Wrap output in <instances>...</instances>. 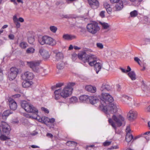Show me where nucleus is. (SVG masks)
<instances>
[{
    "label": "nucleus",
    "instance_id": "obj_13",
    "mask_svg": "<svg viewBox=\"0 0 150 150\" xmlns=\"http://www.w3.org/2000/svg\"><path fill=\"white\" fill-rule=\"evenodd\" d=\"M54 99L56 100H59L58 102L60 103L61 105L63 103L61 100L62 97L61 94V89L56 90L54 92Z\"/></svg>",
    "mask_w": 150,
    "mask_h": 150
},
{
    "label": "nucleus",
    "instance_id": "obj_49",
    "mask_svg": "<svg viewBox=\"0 0 150 150\" xmlns=\"http://www.w3.org/2000/svg\"><path fill=\"white\" fill-rule=\"evenodd\" d=\"M106 10L108 13L110 14L111 13L112 11V9L110 6L106 8Z\"/></svg>",
    "mask_w": 150,
    "mask_h": 150
},
{
    "label": "nucleus",
    "instance_id": "obj_8",
    "mask_svg": "<svg viewBox=\"0 0 150 150\" xmlns=\"http://www.w3.org/2000/svg\"><path fill=\"white\" fill-rule=\"evenodd\" d=\"M121 100L122 102L129 104V106H131L132 105H134V106L137 107L139 105V104L136 103L134 99L125 95L122 96Z\"/></svg>",
    "mask_w": 150,
    "mask_h": 150
},
{
    "label": "nucleus",
    "instance_id": "obj_21",
    "mask_svg": "<svg viewBox=\"0 0 150 150\" xmlns=\"http://www.w3.org/2000/svg\"><path fill=\"white\" fill-rule=\"evenodd\" d=\"M85 89L86 91L92 93L95 92L96 90V87L91 85L86 86L85 87Z\"/></svg>",
    "mask_w": 150,
    "mask_h": 150
},
{
    "label": "nucleus",
    "instance_id": "obj_25",
    "mask_svg": "<svg viewBox=\"0 0 150 150\" xmlns=\"http://www.w3.org/2000/svg\"><path fill=\"white\" fill-rule=\"evenodd\" d=\"M46 35L43 36H40L38 38V42L39 43L42 45H43L45 44Z\"/></svg>",
    "mask_w": 150,
    "mask_h": 150
},
{
    "label": "nucleus",
    "instance_id": "obj_27",
    "mask_svg": "<svg viewBox=\"0 0 150 150\" xmlns=\"http://www.w3.org/2000/svg\"><path fill=\"white\" fill-rule=\"evenodd\" d=\"M88 96L86 95H82L79 97V100L81 102H85L88 100Z\"/></svg>",
    "mask_w": 150,
    "mask_h": 150
},
{
    "label": "nucleus",
    "instance_id": "obj_9",
    "mask_svg": "<svg viewBox=\"0 0 150 150\" xmlns=\"http://www.w3.org/2000/svg\"><path fill=\"white\" fill-rule=\"evenodd\" d=\"M1 127L3 133L5 135H9L11 130L10 126L4 121L1 120Z\"/></svg>",
    "mask_w": 150,
    "mask_h": 150
},
{
    "label": "nucleus",
    "instance_id": "obj_4",
    "mask_svg": "<svg viewBox=\"0 0 150 150\" xmlns=\"http://www.w3.org/2000/svg\"><path fill=\"white\" fill-rule=\"evenodd\" d=\"M114 121L118 126H120L122 125L123 122L125 121L124 118L121 115L119 114L117 115H114L112 117V119L109 118L108 122L112 127L115 130H116V127L115 122L113 121Z\"/></svg>",
    "mask_w": 150,
    "mask_h": 150
},
{
    "label": "nucleus",
    "instance_id": "obj_39",
    "mask_svg": "<svg viewBox=\"0 0 150 150\" xmlns=\"http://www.w3.org/2000/svg\"><path fill=\"white\" fill-rule=\"evenodd\" d=\"M4 134H2L1 135V140L5 141L10 139L8 136H6Z\"/></svg>",
    "mask_w": 150,
    "mask_h": 150
},
{
    "label": "nucleus",
    "instance_id": "obj_6",
    "mask_svg": "<svg viewBox=\"0 0 150 150\" xmlns=\"http://www.w3.org/2000/svg\"><path fill=\"white\" fill-rule=\"evenodd\" d=\"M86 29L88 32L93 35L95 34L100 30L98 23L94 21L88 23L86 26Z\"/></svg>",
    "mask_w": 150,
    "mask_h": 150
},
{
    "label": "nucleus",
    "instance_id": "obj_62",
    "mask_svg": "<svg viewBox=\"0 0 150 150\" xmlns=\"http://www.w3.org/2000/svg\"><path fill=\"white\" fill-rule=\"evenodd\" d=\"M127 72L130 71L131 70V69L129 66H127Z\"/></svg>",
    "mask_w": 150,
    "mask_h": 150
},
{
    "label": "nucleus",
    "instance_id": "obj_10",
    "mask_svg": "<svg viewBox=\"0 0 150 150\" xmlns=\"http://www.w3.org/2000/svg\"><path fill=\"white\" fill-rule=\"evenodd\" d=\"M10 72L8 75V78L10 81L14 79L16 77L18 72V69L15 67H12L10 69Z\"/></svg>",
    "mask_w": 150,
    "mask_h": 150
},
{
    "label": "nucleus",
    "instance_id": "obj_57",
    "mask_svg": "<svg viewBox=\"0 0 150 150\" xmlns=\"http://www.w3.org/2000/svg\"><path fill=\"white\" fill-rule=\"evenodd\" d=\"M116 87L117 88V90L118 91H120V90L121 87L120 85L119 84H117L116 85Z\"/></svg>",
    "mask_w": 150,
    "mask_h": 150
},
{
    "label": "nucleus",
    "instance_id": "obj_44",
    "mask_svg": "<svg viewBox=\"0 0 150 150\" xmlns=\"http://www.w3.org/2000/svg\"><path fill=\"white\" fill-rule=\"evenodd\" d=\"M77 55L76 54H73L72 55V59L73 61H75L77 58Z\"/></svg>",
    "mask_w": 150,
    "mask_h": 150
},
{
    "label": "nucleus",
    "instance_id": "obj_63",
    "mask_svg": "<svg viewBox=\"0 0 150 150\" xmlns=\"http://www.w3.org/2000/svg\"><path fill=\"white\" fill-rule=\"evenodd\" d=\"M31 146L33 148H39V147L38 146L35 145H32Z\"/></svg>",
    "mask_w": 150,
    "mask_h": 150
},
{
    "label": "nucleus",
    "instance_id": "obj_18",
    "mask_svg": "<svg viewBox=\"0 0 150 150\" xmlns=\"http://www.w3.org/2000/svg\"><path fill=\"white\" fill-rule=\"evenodd\" d=\"M63 38L66 40H71L76 39V36L74 35L65 34L63 35Z\"/></svg>",
    "mask_w": 150,
    "mask_h": 150
},
{
    "label": "nucleus",
    "instance_id": "obj_28",
    "mask_svg": "<svg viewBox=\"0 0 150 150\" xmlns=\"http://www.w3.org/2000/svg\"><path fill=\"white\" fill-rule=\"evenodd\" d=\"M56 60L57 61L60 60V61H62V59L63 58V54L61 52H59L57 53L56 56Z\"/></svg>",
    "mask_w": 150,
    "mask_h": 150
},
{
    "label": "nucleus",
    "instance_id": "obj_38",
    "mask_svg": "<svg viewBox=\"0 0 150 150\" xmlns=\"http://www.w3.org/2000/svg\"><path fill=\"white\" fill-rule=\"evenodd\" d=\"M50 30L53 33H55L57 31V28L55 26H51L50 27Z\"/></svg>",
    "mask_w": 150,
    "mask_h": 150
},
{
    "label": "nucleus",
    "instance_id": "obj_11",
    "mask_svg": "<svg viewBox=\"0 0 150 150\" xmlns=\"http://www.w3.org/2000/svg\"><path fill=\"white\" fill-rule=\"evenodd\" d=\"M39 55L41 56L44 59H46L49 58L50 54L47 51L41 48L39 50Z\"/></svg>",
    "mask_w": 150,
    "mask_h": 150
},
{
    "label": "nucleus",
    "instance_id": "obj_31",
    "mask_svg": "<svg viewBox=\"0 0 150 150\" xmlns=\"http://www.w3.org/2000/svg\"><path fill=\"white\" fill-rule=\"evenodd\" d=\"M28 46L27 43L24 41L21 42L19 44V46L22 49H25Z\"/></svg>",
    "mask_w": 150,
    "mask_h": 150
},
{
    "label": "nucleus",
    "instance_id": "obj_36",
    "mask_svg": "<svg viewBox=\"0 0 150 150\" xmlns=\"http://www.w3.org/2000/svg\"><path fill=\"white\" fill-rule=\"evenodd\" d=\"M35 51V49L34 48L32 47H30L27 49L26 52L27 53L32 54Z\"/></svg>",
    "mask_w": 150,
    "mask_h": 150
},
{
    "label": "nucleus",
    "instance_id": "obj_51",
    "mask_svg": "<svg viewBox=\"0 0 150 150\" xmlns=\"http://www.w3.org/2000/svg\"><path fill=\"white\" fill-rule=\"evenodd\" d=\"M134 60L135 61L137 62V63L140 65V62H141L140 59L137 57H135L134 58Z\"/></svg>",
    "mask_w": 150,
    "mask_h": 150
},
{
    "label": "nucleus",
    "instance_id": "obj_37",
    "mask_svg": "<svg viewBox=\"0 0 150 150\" xmlns=\"http://www.w3.org/2000/svg\"><path fill=\"white\" fill-rule=\"evenodd\" d=\"M67 145L69 146H76L77 145V143L74 141H68L66 143Z\"/></svg>",
    "mask_w": 150,
    "mask_h": 150
},
{
    "label": "nucleus",
    "instance_id": "obj_40",
    "mask_svg": "<svg viewBox=\"0 0 150 150\" xmlns=\"http://www.w3.org/2000/svg\"><path fill=\"white\" fill-rule=\"evenodd\" d=\"M138 14L137 11L136 10H134L130 13V15L131 17H135Z\"/></svg>",
    "mask_w": 150,
    "mask_h": 150
},
{
    "label": "nucleus",
    "instance_id": "obj_15",
    "mask_svg": "<svg viewBox=\"0 0 150 150\" xmlns=\"http://www.w3.org/2000/svg\"><path fill=\"white\" fill-rule=\"evenodd\" d=\"M34 77L33 74L29 71H26L22 75V78L23 80H32Z\"/></svg>",
    "mask_w": 150,
    "mask_h": 150
},
{
    "label": "nucleus",
    "instance_id": "obj_32",
    "mask_svg": "<svg viewBox=\"0 0 150 150\" xmlns=\"http://www.w3.org/2000/svg\"><path fill=\"white\" fill-rule=\"evenodd\" d=\"M142 88L143 91H149L150 90V88H148L147 86L144 83V81H142Z\"/></svg>",
    "mask_w": 150,
    "mask_h": 150
},
{
    "label": "nucleus",
    "instance_id": "obj_16",
    "mask_svg": "<svg viewBox=\"0 0 150 150\" xmlns=\"http://www.w3.org/2000/svg\"><path fill=\"white\" fill-rule=\"evenodd\" d=\"M8 100L9 105L10 109L13 110H16L17 107L16 103L14 100L10 98H9Z\"/></svg>",
    "mask_w": 150,
    "mask_h": 150
},
{
    "label": "nucleus",
    "instance_id": "obj_53",
    "mask_svg": "<svg viewBox=\"0 0 150 150\" xmlns=\"http://www.w3.org/2000/svg\"><path fill=\"white\" fill-rule=\"evenodd\" d=\"M105 13V11H102L100 12V15L102 18L104 17Z\"/></svg>",
    "mask_w": 150,
    "mask_h": 150
},
{
    "label": "nucleus",
    "instance_id": "obj_5",
    "mask_svg": "<svg viewBox=\"0 0 150 150\" xmlns=\"http://www.w3.org/2000/svg\"><path fill=\"white\" fill-rule=\"evenodd\" d=\"M75 85V83L69 82L68 83L62 90L61 91L62 97L64 98L70 96L73 90V86Z\"/></svg>",
    "mask_w": 150,
    "mask_h": 150
},
{
    "label": "nucleus",
    "instance_id": "obj_46",
    "mask_svg": "<svg viewBox=\"0 0 150 150\" xmlns=\"http://www.w3.org/2000/svg\"><path fill=\"white\" fill-rule=\"evenodd\" d=\"M64 84V83H57L56 85V86L57 87L59 88L62 87Z\"/></svg>",
    "mask_w": 150,
    "mask_h": 150
},
{
    "label": "nucleus",
    "instance_id": "obj_50",
    "mask_svg": "<svg viewBox=\"0 0 150 150\" xmlns=\"http://www.w3.org/2000/svg\"><path fill=\"white\" fill-rule=\"evenodd\" d=\"M103 6L106 9L107 8H109L110 6V5L107 2H105L103 4Z\"/></svg>",
    "mask_w": 150,
    "mask_h": 150
},
{
    "label": "nucleus",
    "instance_id": "obj_47",
    "mask_svg": "<svg viewBox=\"0 0 150 150\" xmlns=\"http://www.w3.org/2000/svg\"><path fill=\"white\" fill-rule=\"evenodd\" d=\"M55 121V119L53 118H49V122H50L51 123H53Z\"/></svg>",
    "mask_w": 150,
    "mask_h": 150
},
{
    "label": "nucleus",
    "instance_id": "obj_3",
    "mask_svg": "<svg viewBox=\"0 0 150 150\" xmlns=\"http://www.w3.org/2000/svg\"><path fill=\"white\" fill-rule=\"evenodd\" d=\"M78 57L80 59L84 60V62H88L91 66H93L97 62V57L95 55L91 54L87 55L84 52L79 53Z\"/></svg>",
    "mask_w": 150,
    "mask_h": 150
},
{
    "label": "nucleus",
    "instance_id": "obj_29",
    "mask_svg": "<svg viewBox=\"0 0 150 150\" xmlns=\"http://www.w3.org/2000/svg\"><path fill=\"white\" fill-rule=\"evenodd\" d=\"M128 76L132 80H134L136 79V75L133 71L129 72L128 74Z\"/></svg>",
    "mask_w": 150,
    "mask_h": 150
},
{
    "label": "nucleus",
    "instance_id": "obj_33",
    "mask_svg": "<svg viewBox=\"0 0 150 150\" xmlns=\"http://www.w3.org/2000/svg\"><path fill=\"white\" fill-rule=\"evenodd\" d=\"M64 64L62 61H60V62L57 64V68L59 69H62L64 67Z\"/></svg>",
    "mask_w": 150,
    "mask_h": 150
},
{
    "label": "nucleus",
    "instance_id": "obj_52",
    "mask_svg": "<svg viewBox=\"0 0 150 150\" xmlns=\"http://www.w3.org/2000/svg\"><path fill=\"white\" fill-rule=\"evenodd\" d=\"M8 38L10 39V40H13L14 38V35H13V34H10L8 35Z\"/></svg>",
    "mask_w": 150,
    "mask_h": 150
},
{
    "label": "nucleus",
    "instance_id": "obj_60",
    "mask_svg": "<svg viewBox=\"0 0 150 150\" xmlns=\"http://www.w3.org/2000/svg\"><path fill=\"white\" fill-rule=\"evenodd\" d=\"M11 1L12 2H15L16 1H17L18 3L22 2V1L21 0H11Z\"/></svg>",
    "mask_w": 150,
    "mask_h": 150
},
{
    "label": "nucleus",
    "instance_id": "obj_61",
    "mask_svg": "<svg viewBox=\"0 0 150 150\" xmlns=\"http://www.w3.org/2000/svg\"><path fill=\"white\" fill-rule=\"evenodd\" d=\"M74 49L76 50H79L81 49V48L77 46H74Z\"/></svg>",
    "mask_w": 150,
    "mask_h": 150
},
{
    "label": "nucleus",
    "instance_id": "obj_35",
    "mask_svg": "<svg viewBox=\"0 0 150 150\" xmlns=\"http://www.w3.org/2000/svg\"><path fill=\"white\" fill-rule=\"evenodd\" d=\"M78 101L77 98L76 97H72L70 99V102L72 103H75Z\"/></svg>",
    "mask_w": 150,
    "mask_h": 150
},
{
    "label": "nucleus",
    "instance_id": "obj_17",
    "mask_svg": "<svg viewBox=\"0 0 150 150\" xmlns=\"http://www.w3.org/2000/svg\"><path fill=\"white\" fill-rule=\"evenodd\" d=\"M89 4L93 9H96L99 6V2L97 0H88Z\"/></svg>",
    "mask_w": 150,
    "mask_h": 150
},
{
    "label": "nucleus",
    "instance_id": "obj_41",
    "mask_svg": "<svg viewBox=\"0 0 150 150\" xmlns=\"http://www.w3.org/2000/svg\"><path fill=\"white\" fill-rule=\"evenodd\" d=\"M111 142L106 141L103 143V145L105 146H108L111 144Z\"/></svg>",
    "mask_w": 150,
    "mask_h": 150
},
{
    "label": "nucleus",
    "instance_id": "obj_64",
    "mask_svg": "<svg viewBox=\"0 0 150 150\" xmlns=\"http://www.w3.org/2000/svg\"><path fill=\"white\" fill-rule=\"evenodd\" d=\"M64 17L66 18H69L71 17V16L70 15H65Z\"/></svg>",
    "mask_w": 150,
    "mask_h": 150
},
{
    "label": "nucleus",
    "instance_id": "obj_1",
    "mask_svg": "<svg viewBox=\"0 0 150 150\" xmlns=\"http://www.w3.org/2000/svg\"><path fill=\"white\" fill-rule=\"evenodd\" d=\"M99 98L100 99L101 104L100 108L101 110L107 115V117H109L110 113H115L117 111V107L112 102L113 101L112 97L109 93H102L101 97L100 96H88V99L90 103L94 104L99 101Z\"/></svg>",
    "mask_w": 150,
    "mask_h": 150
},
{
    "label": "nucleus",
    "instance_id": "obj_22",
    "mask_svg": "<svg viewBox=\"0 0 150 150\" xmlns=\"http://www.w3.org/2000/svg\"><path fill=\"white\" fill-rule=\"evenodd\" d=\"M22 83V85L23 87L28 88L30 87L33 84V82L30 81H27L25 80Z\"/></svg>",
    "mask_w": 150,
    "mask_h": 150
},
{
    "label": "nucleus",
    "instance_id": "obj_48",
    "mask_svg": "<svg viewBox=\"0 0 150 150\" xmlns=\"http://www.w3.org/2000/svg\"><path fill=\"white\" fill-rule=\"evenodd\" d=\"M145 111L146 112H150V105L145 108Z\"/></svg>",
    "mask_w": 150,
    "mask_h": 150
},
{
    "label": "nucleus",
    "instance_id": "obj_54",
    "mask_svg": "<svg viewBox=\"0 0 150 150\" xmlns=\"http://www.w3.org/2000/svg\"><path fill=\"white\" fill-rule=\"evenodd\" d=\"M46 136L47 137H49L51 138H52L53 137L52 134L49 133H47L46 134Z\"/></svg>",
    "mask_w": 150,
    "mask_h": 150
},
{
    "label": "nucleus",
    "instance_id": "obj_58",
    "mask_svg": "<svg viewBox=\"0 0 150 150\" xmlns=\"http://www.w3.org/2000/svg\"><path fill=\"white\" fill-rule=\"evenodd\" d=\"M18 21H20L21 22H23L24 21V20L23 18L20 17L18 19Z\"/></svg>",
    "mask_w": 150,
    "mask_h": 150
},
{
    "label": "nucleus",
    "instance_id": "obj_45",
    "mask_svg": "<svg viewBox=\"0 0 150 150\" xmlns=\"http://www.w3.org/2000/svg\"><path fill=\"white\" fill-rule=\"evenodd\" d=\"M41 109L42 111H44L46 113H48L49 112V110L47 108L44 107H42Z\"/></svg>",
    "mask_w": 150,
    "mask_h": 150
},
{
    "label": "nucleus",
    "instance_id": "obj_7",
    "mask_svg": "<svg viewBox=\"0 0 150 150\" xmlns=\"http://www.w3.org/2000/svg\"><path fill=\"white\" fill-rule=\"evenodd\" d=\"M41 62V60H35L27 62V65L35 72H39L38 67Z\"/></svg>",
    "mask_w": 150,
    "mask_h": 150
},
{
    "label": "nucleus",
    "instance_id": "obj_24",
    "mask_svg": "<svg viewBox=\"0 0 150 150\" xmlns=\"http://www.w3.org/2000/svg\"><path fill=\"white\" fill-rule=\"evenodd\" d=\"M111 89L110 86L106 84L103 83L101 88V91H110Z\"/></svg>",
    "mask_w": 150,
    "mask_h": 150
},
{
    "label": "nucleus",
    "instance_id": "obj_55",
    "mask_svg": "<svg viewBox=\"0 0 150 150\" xmlns=\"http://www.w3.org/2000/svg\"><path fill=\"white\" fill-rule=\"evenodd\" d=\"M120 69L122 71L123 73H127V70H126L125 69L122 68H120Z\"/></svg>",
    "mask_w": 150,
    "mask_h": 150
},
{
    "label": "nucleus",
    "instance_id": "obj_14",
    "mask_svg": "<svg viewBox=\"0 0 150 150\" xmlns=\"http://www.w3.org/2000/svg\"><path fill=\"white\" fill-rule=\"evenodd\" d=\"M56 44V41L51 37L46 35L45 44L50 46H53Z\"/></svg>",
    "mask_w": 150,
    "mask_h": 150
},
{
    "label": "nucleus",
    "instance_id": "obj_20",
    "mask_svg": "<svg viewBox=\"0 0 150 150\" xmlns=\"http://www.w3.org/2000/svg\"><path fill=\"white\" fill-rule=\"evenodd\" d=\"M12 113V112L10 110H7L5 111L3 113L2 115V119L4 121H5L7 117L10 114Z\"/></svg>",
    "mask_w": 150,
    "mask_h": 150
},
{
    "label": "nucleus",
    "instance_id": "obj_23",
    "mask_svg": "<svg viewBox=\"0 0 150 150\" xmlns=\"http://www.w3.org/2000/svg\"><path fill=\"white\" fill-rule=\"evenodd\" d=\"M13 20L14 23L15 24L17 28H20L21 26L20 23L18 21V19L17 18V16L14 15L13 17Z\"/></svg>",
    "mask_w": 150,
    "mask_h": 150
},
{
    "label": "nucleus",
    "instance_id": "obj_56",
    "mask_svg": "<svg viewBox=\"0 0 150 150\" xmlns=\"http://www.w3.org/2000/svg\"><path fill=\"white\" fill-rule=\"evenodd\" d=\"M14 98H18L19 97L21 96V95L20 94H16L12 96Z\"/></svg>",
    "mask_w": 150,
    "mask_h": 150
},
{
    "label": "nucleus",
    "instance_id": "obj_42",
    "mask_svg": "<svg viewBox=\"0 0 150 150\" xmlns=\"http://www.w3.org/2000/svg\"><path fill=\"white\" fill-rule=\"evenodd\" d=\"M97 47L99 49H103V45L100 43H96Z\"/></svg>",
    "mask_w": 150,
    "mask_h": 150
},
{
    "label": "nucleus",
    "instance_id": "obj_2",
    "mask_svg": "<svg viewBox=\"0 0 150 150\" xmlns=\"http://www.w3.org/2000/svg\"><path fill=\"white\" fill-rule=\"evenodd\" d=\"M21 106L22 108L27 112L33 113L35 115V116L34 117L30 116V117H32L34 119H36L38 122L46 124L48 123L49 118L46 117H41L38 115V110L30 103L26 101L23 100L21 102Z\"/></svg>",
    "mask_w": 150,
    "mask_h": 150
},
{
    "label": "nucleus",
    "instance_id": "obj_12",
    "mask_svg": "<svg viewBox=\"0 0 150 150\" xmlns=\"http://www.w3.org/2000/svg\"><path fill=\"white\" fill-rule=\"evenodd\" d=\"M137 113L136 111L131 110H130L127 114L128 120L130 121H133L137 117Z\"/></svg>",
    "mask_w": 150,
    "mask_h": 150
},
{
    "label": "nucleus",
    "instance_id": "obj_59",
    "mask_svg": "<svg viewBox=\"0 0 150 150\" xmlns=\"http://www.w3.org/2000/svg\"><path fill=\"white\" fill-rule=\"evenodd\" d=\"M111 3H117L118 1H120V0H110Z\"/></svg>",
    "mask_w": 150,
    "mask_h": 150
},
{
    "label": "nucleus",
    "instance_id": "obj_30",
    "mask_svg": "<svg viewBox=\"0 0 150 150\" xmlns=\"http://www.w3.org/2000/svg\"><path fill=\"white\" fill-rule=\"evenodd\" d=\"M133 139V137L131 133L126 134L125 140L127 142H130Z\"/></svg>",
    "mask_w": 150,
    "mask_h": 150
},
{
    "label": "nucleus",
    "instance_id": "obj_19",
    "mask_svg": "<svg viewBox=\"0 0 150 150\" xmlns=\"http://www.w3.org/2000/svg\"><path fill=\"white\" fill-rule=\"evenodd\" d=\"M93 66H94L95 70L96 72V73L98 74L99 71L101 69L102 64L99 62H97L94 64Z\"/></svg>",
    "mask_w": 150,
    "mask_h": 150
},
{
    "label": "nucleus",
    "instance_id": "obj_26",
    "mask_svg": "<svg viewBox=\"0 0 150 150\" xmlns=\"http://www.w3.org/2000/svg\"><path fill=\"white\" fill-rule=\"evenodd\" d=\"M116 9L117 11H120L121 10L123 7V2L121 1H119V2L117 3L116 6Z\"/></svg>",
    "mask_w": 150,
    "mask_h": 150
},
{
    "label": "nucleus",
    "instance_id": "obj_43",
    "mask_svg": "<svg viewBox=\"0 0 150 150\" xmlns=\"http://www.w3.org/2000/svg\"><path fill=\"white\" fill-rule=\"evenodd\" d=\"M131 130L130 129V127L129 126L127 127L126 129V134H128V133H131Z\"/></svg>",
    "mask_w": 150,
    "mask_h": 150
},
{
    "label": "nucleus",
    "instance_id": "obj_34",
    "mask_svg": "<svg viewBox=\"0 0 150 150\" xmlns=\"http://www.w3.org/2000/svg\"><path fill=\"white\" fill-rule=\"evenodd\" d=\"M100 23L102 25V28L104 29H107L109 27V25L107 23L100 22Z\"/></svg>",
    "mask_w": 150,
    "mask_h": 150
}]
</instances>
